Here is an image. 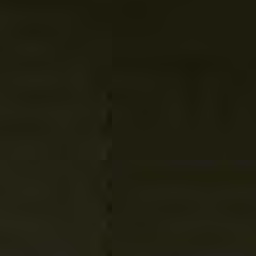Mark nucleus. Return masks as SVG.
Returning a JSON list of instances; mask_svg holds the SVG:
<instances>
[{"instance_id": "2", "label": "nucleus", "mask_w": 256, "mask_h": 256, "mask_svg": "<svg viewBox=\"0 0 256 256\" xmlns=\"http://www.w3.org/2000/svg\"><path fill=\"white\" fill-rule=\"evenodd\" d=\"M51 253V242H49V231L46 233V242L44 244V256H49Z\"/></svg>"}, {"instance_id": "1", "label": "nucleus", "mask_w": 256, "mask_h": 256, "mask_svg": "<svg viewBox=\"0 0 256 256\" xmlns=\"http://www.w3.org/2000/svg\"><path fill=\"white\" fill-rule=\"evenodd\" d=\"M46 213H49V12H46Z\"/></svg>"}]
</instances>
